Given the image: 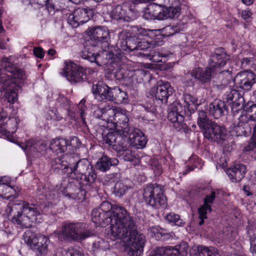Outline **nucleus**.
I'll list each match as a JSON object with an SVG mask.
<instances>
[{"label":"nucleus","instance_id":"6","mask_svg":"<svg viewBox=\"0 0 256 256\" xmlns=\"http://www.w3.org/2000/svg\"><path fill=\"white\" fill-rule=\"evenodd\" d=\"M143 198L146 204L153 208H164L166 205V198L160 185L150 184L144 190Z\"/></svg>","mask_w":256,"mask_h":256},{"label":"nucleus","instance_id":"16","mask_svg":"<svg viewBox=\"0 0 256 256\" xmlns=\"http://www.w3.org/2000/svg\"><path fill=\"white\" fill-rule=\"evenodd\" d=\"M124 132H126V128H125ZM130 133L128 140H130V145L136 148H143L146 146L148 142V140L146 136L144 133L139 129L132 128L127 132Z\"/></svg>","mask_w":256,"mask_h":256},{"label":"nucleus","instance_id":"33","mask_svg":"<svg viewBox=\"0 0 256 256\" xmlns=\"http://www.w3.org/2000/svg\"><path fill=\"white\" fill-rule=\"evenodd\" d=\"M130 146L128 138L125 135L117 134L114 150L118 152H122V150H126V148H128Z\"/></svg>","mask_w":256,"mask_h":256},{"label":"nucleus","instance_id":"25","mask_svg":"<svg viewBox=\"0 0 256 256\" xmlns=\"http://www.w3.org/2000/svg\"><path fill=\"white\" fill-rule=\"evenodd\" d=\"M91 38L97 40L99 42H107L109 35V30L106 26H98L93 28L89 31Z\"/></svg>","mask_w":256,"mask_h":256},{"label":"nucleus","instance_id":"5","mask_svg":"<svg viewBox=\"0 0 256 256\" xmlns=\"http://www.w3.org/2000/svg\"><path fill=\"white\" fill-rule=\"evenodd\" d=\"M198 124L204 130L205 138L218 144L222 143L226 139V130L209 119L206 113H198Z\"/></svg>","mask_w":256,"mask_h":256},{"label":"nucleus","instance_id":"18","mask_svg":"<svg viewBox=\"0 0 256 256\" xmlns=\"http://www.w3.org/2000/svg\"><path fill=\"white\" fill-rule=\"evenodd\" d=\"M188 244L186 242H182L180 244L174 247L167 246L159 248L160 254H166L168 256H186L188 253Z\"/></svg>","mask_w":256,"mask_h":256},{"label":"nucleus","instance_id":"56","mask_svg":"<svg viewBox=\"0 0 256 256\" xmlns=\"http://www.w3.org/2000/svg\"><path fill=\"white\" fill-rule=\"evenodd\" d=\"M252 14V12L249 8L243 10L241 12L242 18L246 22H250L251 20Z\"/></svg>","mask_w":256,"mask_h":256},{"label":"nucleus","instance_id":"58","mask_svg":"<svg viewBox=\"0 0 256 256\" xmlns=\"http://www.w3.org/2000/svg\"><path fill=\"white\" fill-rule=\"evenodd\" d=\"M12 188L10 186L0 184V196L7 194L10 192Z\"/></svg>","mask_w":256,"mask_h":256},{"label":"nucleus","instance_id":"49","mask_svg":"<svg viewBox=\"0 0 256 256\" xmlns=\"http://www.w3.org/2000/svg\"><path fill=\"white\" fill-rule=\"evenodd\" d=\"M151 232L154 234L156 238L158 240H168L170 237V234L158 232L156 228H151Z\"/></svg>","mask_w":256,"mask_h":256},{"label":"nucleus","instance_id":"26","mask_svg":"<svg viewBox=\"0 0 256 256\" xmlns=\"http://www.w3.org/2000/svg\"><path fill=\"white\" fill-rule=\"evenodd\" d=\"M118 160L116 158H110L108 156L103 154L97 161L96 168L97 170L102 172H106L110 170L112 166L117 165Z\"/></svg>","mask_w":256,"mask_h":256},{"label":"nucleus","instance_id":"35","mask_svg":"<svg viewBox=\"0 0 256 256\" xmlns=\"http://www.w3.org/2000/svg\"><path fill=\"white\" fill-rule=\"evenodd\" d=\"M148 10L154 14L158 20H164L163 10L164 8L160 5H158L156 3H152L148 6Z\"/></svg>","mask_w":256,"mask_h":256},{"label":"nucleus","instance_id":"27","mask_svg":"<svg viewBox=\"0 0 256 256\" xmlns=\"http://www.w3.org/2000/svg\"><path fill=\"white\" fill-rule=\"evenodd\" d=\"M132 41V38H126L124 40L120 39L118 42V44L120 45V48L124 50H144L148 48V43L140 42L136 46H132L131 42Z\"/></svg>","mask_w":256,"mask_h":256},{"label":"nucleus","instance_id":"45","mask_svg":"<svg viewBox=\"0 0 256 256\" xmlns=\"http://www.w3.org/2000/svg\"><path fill=\"white\" fill-rule=\"evenodd\" d=\"M166 219L170 222L174 223L178 226H182L184 222L180 218V216L174 212H170L166 216Z\"/></svg>","mask_w":256,"mask_h":256},{"label":"nucleus","instance_id":"10","mask_svg":"<svg viewBox=\"0 0 256 256\" xmlns=\"http://www.w3.org/2000/svg\"><path fill=\"white\" fill-rule=\"evenodd\" d=\"M20 122L18 118H10L7 113H0V134L8 136L15 132Z\"/></svg>","mask_w":256,"mask_h":256},{"label":"nucleus","instance_id":"4","mask_svg":"<svg viewBox=\"0 0 256 256\" xmlns=\"http://www.w3.org/2000/svg\"><path fill=\"white\" fill-rule=\"evenodd\" d=\"M86 224L80 222H65L58 233V238L65 240L81 241L94 235L89 229L84 230Z\"/></svg>","mask_w":256,"mask_h":256},{"label":"nucleus","instance_id":"1","mask_svg":"<svg viewBox=\"0 0 256 256\" xmlns=\"http://www.w3.org/2000/svg\"><path fill=\"white\" fill-rule=\"evenodd\" d=\"M98 208L109 218L110 226L105 230L108 237L113 241L126 238L130 256H142L146 237L138 232L133 216L124 207L112 205L108 201L103 202Z\"/></svg>","mask_w":256,"mask_h":256},{"label":"nucleus","instance_id":"3","mask_svg":"<svg viewBox=\"0 0 256 256\" xmlns=\"http://www.w3.org/2000/svg\"><path fill=\"white\" fill-rule=\"evenodd\" d=\"M66 160L70 165V170L67 177L77 181L80 180L79 184L91 186L96 180V174L94 168L86 158L78 160L74 155L66 156Z\"/></svg>","mask_w":256,"mask_h":256},{"label":"nucleus","instance_id":"22","mask_svg":"<svg viewBox=\"0 0 256 256\" xmlns=\"http://www.w3.org/2000/svg\"><path fill=\"white\" fill-rule=\"evenodd\" d=\"M112 90L107 85L98 84L92 86V92L95 94L96 98L98 100L112 99Z\"/></svg>","mask_w":256,"mask_h":256},{"label":"nucleus","instance_id":"60","mask_svg":"<svg viewBox=\"0 0 256 256\" xmlns=\"http://www.w3.org/2000/svg\"><path fill=\"white\" fill-rule=\"evenodd\" d=\"M143 18L148 20L156 19L154 14L148 10V6L144 10Z\"/></svg>","mask_w":256,"mask_h":256},{"label":"nucleus","instance_id":"9","mask_svg":"<svg viewBox=\"0 0 256 256\" xmlns=\"http://www.w3.org/2000/svg\"><path fill=\"white\" fill-rule=\"evenodd\" d=\"M0 64L7 72L10 74L13 86H20V84L23 82L26 78L24 72L14 65L11 58H4L1 60Z\"/></svg>","mask_w":256,"mask_h":256},{"label":"nucleus","instance_id":"11","mask_svg":"<svg viewBox=\"0 0 256 256\" xmlns=\"http://www.w3.org/2000/svg\"><path fill=\"white\" fill-rule=\"evenodd\" d=\"M110 15L113 19L130 22L136 18L137 13L126 4H124L116 6L110 12Z\"/></svg>","mask_w":256,"mask_h":256},{"label":"nucleus","instance_id":"62","mask_svg":"<svg viewBox=\"0 0 256 256\" xmlns=\"http://www.w3.org/2000/svg\"><path fill=\"white\" fill-rule=\"evenodd\" d=\"M244 110L246 112H256V104L248 102V105L244 108Z\"/></svg>","mask_w":256,"mask_h":256},{"label":"nucleus","instance_id":"13","mask_svg":"<svg viewBox=\"0 0 256 256\" xmlns=\"http://www.w3.org/2000/svg\"><path fill=\"white\" fill-rule=\"evenodd\" d=\"M103 56H108L109 60L108 62H104V64H108V69L111 71L112 74L114 76L115 78L118 80H122L126 76V70L125 66L122 64V62L120 60L114 61L111 59L114 58L112 54L108 53L106 51L102 52Z\"/></svg>","mask_w":256,"mask_h":256},{"label":"nucleus","instance_id":"23","mask_svg":"<svg viewBox=\"0 0 256 256\" xmlns=\"http://www.w3.org/2000/svg\"><path fill=\"white\" fill-rule=\"evenodd\" d=\"M70 156V154H64L62 156L52 158L50 162L51 166L56 172L62 170L66 176L70 170V165L66 160V156Z\"/></svg>","mask_w":256,"mask_h":256},{"label":"nucleus","instance_id":"36","mask_svg":"<svg viewBox=\"0 0 256 256\" xmlns=\"http://www.w3.org/2000/svg\"><path fill=\"white\" fill-rule=\"evenodd\" d=\"M24 242L31 248L36 244L38 240V236L31 230H27L24 234Z\"/></svg>","mask_w":256,"mask_h":256},{"label":"nucleus","instance_id":"50","mask_svg":"<svg viewBox=\"0 0 256 256\" xmlns=\"http://www.w3.org/2000/svg\"><path fill=\"white\" fill-rule=\"evenodd\" d=\"M120 156L122 157L125 161H132L134 158V156L132 150L128 148L126 150H122V152H118Z\"/></svg>","mask_w":256,"mask_h":256},{"label":"nucleus","instance_id":"12","mask_svg":"<svg viewBox=\"0 0 256 256\" xmlns=\"http://www.w3.org/2000/svg\"><path fill=\"white\" fill-rule=\"evenodd\" d=\"M150 92L151 95L154 96L156 99L166 104L168 98L172 94V88L168 82L160 80L158 82L157 86L152 88Z\"/></svg>","mask_w":256,"mask_h":256},{"label":"nucleus","instance_id":"48","mask_svg":"<svg viewBox=\"0 0 256 256\" xmlns=\"http://www.w3.org/2000/svg\"><path fill=\"white\" fill-rule=\"evenodd\" d=\"M127 190L128 187L122 182H118L114 186V192L116 196H120L125 194Z\"/></svg>","mask_w":256,"mask_h":256},{"label":"nucleus","instance_id":"63","mask_svg":"<svg viewBox=\"0 0 256 256\" xmlns=\"http://www.w3.org/2000/svg\"><path fill=\"white\" fill-rule=\"evenodd\" d=\"M86 100L82 99L80 100L78 104V108L80 112H84L86 111L90 110L89 108L85 104Z\"/></svg>","mask_w":256,"mask_h":256},{"label":"nucleus","instance_id":"43","mask_svg":"<svg viewBox=\"0 0 256 256\" xmlns=\"http://www.w3.org/2000/svg\"><path fill=\"white\" fill-rule=\"evenodd\" d=\"M43 146L40 142H36L33 140H29L27 142L26 149L31 154L36 152H40V148Z\"/></svg>","mask_w":256,"mask_h":256},{"label":"nucleus","instance_id":"59","mask_svg":"<svg viewBox=\"0 0 256 256\" xmlns=\"http://www.w3.org/2000/svg\"><path fill=\"white\" fill-rule=\"evenodd\" d=\"M181 105L177 102H173L169 106L170 112H182Z\"/></svg>","mask_w":256,"mask_h":256},{"label":"nucleus","instance_id":"2","mask_svg":"<svg viewBox=\"0 0 256 256\" xmlns=\"http://www.w3.org/2000/svg\"><path fill=\"white\" fill-rule=\"evenodd\" d=\"M52 206V202H48L38 206L24 201L16 200L10 204V212L14 214L12 221L22 227L28 228L32 222L36 221V216L42 213L46 212V209Z\"/></svg>","mask_w":256,"mask_h":256},{"label":"nucleus","instance_id":"52","mask_svg":"<svg viewBox=\"0 0 256 256\" xmlns=\"http://www.w3.org/2000/svg\"><path fill=\"white\" fill-rule=\"evenodd\" d=\"M113 120L114 122H116V123L124 124L125 125L128 122V119L126 113H114Z\"/></svg>","mask_w":256,"mask_h":256},{"label":"nucleus","instance_id":"37","mask_svg":"<svg viewBox=\"0 0 256 256\" xmlns=\"http://www.w3.org/2000/svg\"><path fill=\"white\" fill-rule=\"evenodd\" d=\"M228 101H230L234 104H238L240 105V103L243 102L244 100L238 92L236 90H232L227 94L226 97Z\"/></svg>","mask_w":256,"mask_h":256},{"label":"nucleus","instance_id":"41","mask_svg":"<svg viewBox=\"0 0 256 256\" xmlns=\"http://www.w3.org/2000/svg\"><path fill=\"white\" fill-rule=\"evenodd\" d=\"M117 134L113 132H109L102 138L104 144L108 146H111L114 150V146L116 144Z\"/></svg>","mask_w":256,"mask_h":256},{"label":"nucleus","instance_id":"44","mask_svg":"<svg viewBox=\"0 0 256 256\" xmlns=\"http://www.w3.org/2000/svg\"><path fill=\"white\" fill-rule=\"evenodd\" d=\"M110 244L104 239L98 238L92 244L94 250H105L110 249Z\"/></svg>","mask_w":256,"mask_h":256},{"label":"nucleus","instance_id":"47","mask_svg":"<svg viewBox=\"0 0 256 256\" xmlns=\"http://www.w3.org/2000/svg\"><path fill=\"white\" fill-rule=\"evenodd\" d=\"M239 123L238 126H240V123H246L249 121H256V113L250 114V113H241L240 115L238 116Z\"/></svg>","mask_w":256,"mask_h":256},{"label":"nucleus","instance_id":"61","mask_svg":"<svg viewBox=\"0 0 256 256\" xmlns=\"http://www.w3.org/2000/svg\"><path fill=\"white\" fill-rule=\"evenodd\" d=\"M33 52L36 56L42 58L44 56V52L41 48L36 47L34 48Z\"/></svg>","mask_w":256,"mask_h":256},{"label":"nucleus","instance_id":"55","mask_svg":"<svg viewBox=\"0 0 256 256\" xmlns=\"http://www.w3.org/2000/svg\"><path fill=\"white\" fill-rule=\"evenodd\" d=\"M95 116L98 118L101 119L102 120L106 122H112L113 118L110 116H108V113H102L101 114L98 113Z\"/></svg>","mask_w":256,"mask_h":256},{"label":"nucleus","instance_id":"57","mask_svg":"<svg viewBox=\"0 0 256 256\" xmlns=\"http://www.w3.org/2000/svg\"><path fill=\"white\" fill-rule=\"evenodd\" d=\"M66 254V256H84V254L80 250L72 248H69Z\"/></svg>","mask_w":256,"mask_h":256},{"label":"nucleus","instance_id":"17","mask_svg":"<svg viewBox=\"0 0 256 256\" xmlns=\"http://www.w3.org/2000/svg\"><path fill=\"white\" fill-rule=\"evenodd\" d=\"M78 139L77 137L74 136L72 138L70 142L68 140L63 138H58L52 140L50 144V148L53 152L56 154L63 153L66 151L67 148L72 144V142H78Z\"/></svg>","mask_w":256,"mask_h":256},{"label":"nucleus","instance_id":"39","mask_svg":"<svg viewBox=\"0 0 256 256\" xmlns=\"http://www.w3.org/2000/svg\"><path fill=\"white\" fill-rule=\"evenodd\" d=\"M228 110V108L223 101H216L210 105V112H224Z\"/></svg>","mask_w":256,"mask_h":256},{"label":"nucleus","instance_id":"40","mask_svg":"<svg viewBox=\"0 0 256 256\" xmlns=\"http://www.w3.org/2000/svg\"><path fill=\"white\" fill-rule=\"evenodd\" d=\"M81 184H80V187H76L74 191V192H70V196L74 200L82 201L85 198L86 192L84 188L81 186Z\"/></svg>","mask_w":256,"mask_h":256},{"label":"nucleus","instance_id":"30","mask_svg":"<svg viewBox=\"0 0 256 256\" xmlns=\"http://www.w3.org/2000/svg\"><path fill=\"white\" fill-rule=\"evenodd\" d=\"M20 88V86H18L3 88L2 91L5 93V98L9 103L14 104L17 99L18 91Z\"/></svg>","mask_w":256,"mask_h":256},{"label":"nucleus","instance_id":"54","mask_svg":"<svg viewBox=\"0 0 256 256\" xmlns=\"http://www.w3.org/2000/svg\"><path fill=\"white\" fill-rule=\"evenodd\" d=\"M212 208L210 205L203 204L198 209L199 218H207L208 211L211 212Z\"/></svg>","mask_w":256,"mask_h":256},{"label":"nucleus","instance_id":"28","mask_svg":"<svg viewBox=\"0 0 256 256\" xmlns=\"http://www.w3.org/2000/svg\"><path fill=\"white\" fill-rule=\"evenodd\" d=\"M50 243L49 238L43 235L38 236V240L36 244L32 247V249L36 250L38 255L45 256L48 251V245Z\"/></svg>","mask_w":256,"mask_h":256},{"label":"nucleus","instance_id":"38","mask_svg":"<svg viewBox=\"0 0 256 256\" xmlns=\"http://www.w3.org/2000/svg\"><path fill=\"white\" fill-rule=\"evenodd\" d=\"M89 49L90 48H86L82 52V57L84 59L88 60L92 62H96L98 65L100 66L102 64H100L98 60L100 54H97L96 55H95L94 53L89 51Z\"/></svg>","mask_w":256,"mask_h":256},{"label":"nucleus","instance_id":"19","mask_svg":"<svg viewBox=\"0 0 256 256\" xmlns=\"http://www.w3.org/2000/svg\"><path fill=\"white\" fill-rule=\"evenodd\" d=\"M213 70L208 65L205 70L198 68L193 70L191 72L192 76L197 79L202 84L208 82L210 81L212 76L216 72H212Z\"/></svg>","mask_w":256,"mask_h":256},{"label":"nucleus","instance_id":"24","mask_svg":"<svg viewBox=\"0 0 256 256\" xmlns=\"http://www.w3.org/2000/svg\"><path fill=\"white\" fill-rule=\"evenodd\" d=\"M190 256H220L216 248L202 245L194 246L190 251Z\"/></svg>","mask_w":256,"mask_h":256},{"label":"nucleus","instance_id":"29","mask_svg":"<svg viewBox=\"0 0 256 256\" xmlns=\"http://www.w3.org/2000/svg\"><path fill=\"white\" fill-rule=\"evenodd\" d=\"M92 220L96 224L104 225L107 222H110L109 218L106 216L102 211L98 210V208L94 209L91 213Z\"/></svg>","mask_w":256,"mask_h":256},{"label":"nucleus","instance_id":"64","mask_svg":"<svg viewBox=\"0 0 256 256\" xmlns=\"http://www.w3.org/2000/svg\"><path fill=\"white\" fill-rule=\"evenodd\" d=\"M254 148H256V145L255 144V142L252 141V138L251 139V141L250 143H248L246 146L244 148V152H249L252 150H253Z\"/></svg>","mask_w":256,"mask_h":256},{"label":"nucleus","instance_id":"14","mask_svg":"<svg viewBox=\"0 0 256 256\" xmlns=\"http://www.w3.org/2000/svg\"><path fill=\"white\" fill-rule=\"evenodd\" d=\"M238 86L245 90H249L256 82L255 74L250 70L240 72L234 79Z\"/></svg>","mask_w":256,"mask_h":256},{"label":"nucleus","instance_id":"51","mask_svg":"<svg viewBox=\"0 0 256 256\" xmlns=\"http://www.w3.org/2000/svg\"><path fill=\"white\" fill-rule=\"evenodd\" d=\"M100 108L101 112H108L111 110H112V112H122L120 108L116 106V105L112 102L102 106Z\"/></svg>","mask_w":256,"mask_h":256},{"label":"nucleus","instance_id":"53","mask_svg":"<svg viewBox=\"0 0 256 256\" xmlns=\"http://www.w3.org/2000/svg\"><path fill=\"white\" fill-rule=\"evenodd\" d=\"M220 190L219 189H216L212 190L210 194L206 195V198H204V204L206 205H210V204H212L216 196L220 193Z\"/></svg>","mask_w":256,"mask_h":256},{"label":"nucleus","instance_id":"34","mask_svg":"<svg viewBox=\"0 0 256 256\" xmlns=\"http://www.w3.org/2000/svg\"><path fill=\"white\" fill-rule=\"evenodd\" d=\"M183 30V25L178 24L176 26H168L162 30V34L165 36H169L178 32Z\"/></svg>","mask_w":256,"mask_h":256},{"label":"nucleus","instance_id":"7","mask_svg":"<svg viewBox=\"0 0 256 256\" xmlns=\"http://www.w3.org/2000/svg\"><path fill=\"white\" fill-rule=\"evenodd\" d=\"M60 8L63 14L68 16V23L72 28H77L80 24L88 22L93 16V11L90 9L78 8L68 13V10L64 6H60Z\"/></svg>","mask_w":256,"mask_h":256},{"label":"nucleus","instance_id":"46","mask_svg":"<svg viewBox=\"0 0 256 256\" xmlns=\"http://www.w3.org/2000/svg\"><path fill=\"white\" fill-rule=\"evenodd\" d=\"M149 165L151 168L154 170L156 176H160L162 173V166L157 159L150 158L149 160Z\"/></svg>","mask_w":256,"mask_h":256},{"label":"nucleus","instance_id":"15","mask_svg":"<svg viewBox=\"0 0 256 256\" xmlns=\"http://www.w3.org/2000/svg\"><path fill=\"white\" fill-rule=\"evenodd\" d=\"M218 50L212 54L210 58L208 66L213 70L212 72L216 74L222 72H228V70H223L224 66L226 65L228 56L224 52L218 53Z\"/></svg>","mask_w":256,"mask_h":256},{"label":"nucleus","instance_id":"20","mask_svg":"<svg viewBox=\"0 0 256 256\" xmlns=\"http://www.w3.org/2000/svg\"><path fill=\"white\" fill-rule=\"evenodd\" d=\"M246 172V166L239 164L229 168L226 171V174L232 182H240L244 178Z\"/></svg>","mask_w":256,"mask_h":256},{"label":"nucleus","instance_id":"31","mask_svg":"<svg viewBox=\"0 0 256 256\" xmlns=\"http://www.w3.org/2000/svg\"><path fill=\"white\" fill-rule=\"evenodd\" d=\"M168 118L174 124V126L177 130H180L183 128L184 117L180 113H168Z\"/></svg>","mask_w":256,"mask_h":256},{"label":"nucleus","instance_id":"42","mask_svg":"<svg viewBox=\"0 0 256 256\" xmlns=\"http://www.w3.org/2000/svg\"><path fill=\"white\" fill-rule=\"evenodd\" d=\"M4 69H5L4 68ZM7 72L6 70L0 73V83L3 84V87H10L12 86V78L10 74Z\"/></svg>","mask_w":256,"mask_h":256},{"label":"nucleus","instance_id":"21","mask_svg":"<svg viewBox=\"0 0 256 256\" xmlns=\"http://www.w3.org/2000/svg\"><path fill=\"white\" fill-rule=\"evenodd\" d=\"M169 4L164 8V20L168 18H178L180 12V3L178 0H168Z\"/></svg>","mask_w":256,"mask_h":256},{"label":"nucleus","instance_id":"32","mask_svg":"<svg viewBox=\"0 0 256 256\" xmlns=\"http://www.w3.org/2000/svg\"><path fill=\"white\" fill-rule=\"evenodd\" d=\"M112 95L113 96V98L110 100V101H113L114 103L118 104L126 102L127 94L125 92L122 91L119 88H114Z\"/></svg>","mask_w":256,"mask_h":256},{"label":"nucleus","instance_id":"8","mask_svg":"<svg viewBox=\"0 0 256 256\" xmlns=\"http://www.w3.org/2000/svg\"><path fill=\"white\" fill-rule=\"evenodd\" d=\"M60 74L73 84L82 82L86 78L84 68L71 61L64 62V66Z\"/></svg>","mask_w":256,"mask_h":256}]
</instances>
